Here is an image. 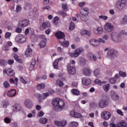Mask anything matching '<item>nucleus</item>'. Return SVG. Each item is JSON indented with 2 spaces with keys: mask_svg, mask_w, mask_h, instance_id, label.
<instances>
[{
  "mask_svg": "<svg viewBox=\"0 0 127 127\" xmlns=\"http://www.w3.org/2000/svg\"><path fill=\"white\" fill-rule=\"evenodd\" d=\"M52 104L56 112H62L65 109V102L61 98H56L53 99Z\"/></svg>",
  "mask_w": 127,
  "mask_h": 127,
  "instance_id": "nucleus-1",
  "label": "nucleus"
},
{
  "mask_svg": "<svg viewBox=\"0 0 127 127\" xmlns=\"http://www.w3.org/2000/svg\"><path fill=\"white\" fill-rule=\"evenodd\" d=\"M127 5V0H118L115 5V8L118 10H123Z\"/></svg>",
  "mask_w": 127,
  "mask_h": 127,
  "instance_id": "nucleus-2",
  "label": "nucleus"
},
{
  "mask_svg": "<svg viewBox=\"0 0 127 127\" xmlns=\"http://www.w3.org/2000/svg\"><path fill=\"white\" fill-rule=\"evenodd\" d=\"M87 58L90 61H97V59H101L102 57L100 55L97 57L94 53L89 52L87 54Z\"/></svg>",
  "mask_w": 127,
  "mask_h": 127,
  "instance_id": "nucleus-3",
  "label": "nucleus"
},
{
  "mask_svg": "<svg viewBox=\"0 0 127 127\" xmlns=\"http://www.w3.org/2000/svg\"><path fill=\"white\" fill-rule=\"evenodd\" d=\"M117 53H118V52L116 50L110 49L108 50L107 52V58H109L111 60H113V59H115V58L117 57Z\"/></svg>",
  "mask_w": 127,
  "mask_h": 127,
  "instance_id": "nucleus-4",
  "label": "nucleus"
},
{
  "mask_svg": "<svg viewBox=\"0 0 127 127\" xmlns=\"http://www.w3.org/2000/svg\"><path fill=\"white\" fill-rule=\"evenodd\" d=\"M98 106L101 109H104L109 106V102L106 99H102L98 102Z\"/></svg>",
  "mask_w": 127,
  "mask_h": 127,
  "instance_id": "nucleus-5",
  "label": "nucleus"
},
{
  "mask_svg": "<svg viewBox=\"0 0 127 127\" xmlns=\"http://www.w3.org/2000/svg\"><path fill=\"white\" fill-rule=\"evenodd\" d=\"M27 40V37L24 35L19 34L15 38L16 42H19L20 43H23V42H25Z\"/></svg>",
  "mask_w": 127,
  "mask_h": 127,
  "instance_id": "nucleus-6",
  "label": "nucleus"
},
{
  "mask_svg": "<svg viewBox=\"0 0 127 127\" xmlns=\"http://www.w3.org/2000/svg\"><path fill=\"white\" fill-rule=\"evenodd\" d=\"M101 119H103L105 121H109L112 117V114L110 112L103 111L101 113Z\"/></svg>",
  "mask_w": 127,
  "mask_h": 127,
  "instance_id": "nucleus-7",
  "label": "nucleus"
},
{
  "mask_svg": "<svg viewBox=\"0 0 127 127\" xmlns=\"http://www.w3.org/2000/svg\"><path fill=\"white\" fill-rule=\"evenodd\" d=\"M104 28L106 32H112L115 28V26L113 25V24L107 22L104 26Z\"/></svg>",
  "mask_w": 127,
  "mask_h": 127,
  "instance_id": "nucleus-8",
  "label": "nucleus"
},
{
  "mask_svg": "<svg viewBox=\"0 0 127 127\" xmlns=\"http://www.w3.org/2000/svg\"><path fill=\"white\" fill-rule=\"evenodd\" d=\"M54 124L55 126L58 127H65L67 126V121L65 120H63L61 121L55 120L54 121Z\"/></svg>",
  "mask_w": 127,
  "mask_h": 127,
  "instance_id": "nucleus-9",
  "label": "nucleus"
},
{
  "mask_svg": "<svg viewBox=\"0 0 127 127\" xmlns=\"http://www.w3.org/2000/svg\"><path fill=\"white\" fill-rule=\"evenodd\" d=\"M93 31L96 35H101L104 32V29L101 26H98L97 28H94Z\"/></svg>",
  "mask_w": 127,
  "mask_h": 127,
  "instance_id": "nucleus-10",
  "label": "nucleus"
},
{
  "mask_svg": "<svg viewBox=\"0 0 127 127\" xmlns=\"http://www.w3.org/2000/svg\"><path fill=\"white\" fill-rule=\"evenodd\" d=\"M3 74H7V75L8 76H10V77L14 76V75H15L14 70L11 68H9L7 70L6 69H3Z\"/></svg>",
  "mask_w": 127,
  "mask_h": 127,
  "instance_id": "nucleus-11",
  "label": "nucleus"
},
{
  "mask_svg": "<svg viewBox=\"0 0 127 127\" xmlns=\"http://www.w3.org/2000/svg\"><path fill=\"white\" fill-rule=\"evenodd\" d=\"M30 24L29 20L28 19H24L19 22L18 25L20 27H26Z\"/></svg>",
  "mask_w": 127,
  "mask_h": 127,
  "instance_id": "nucleus-12",
  "label": "nucleus"
},
{
  "mask_svg": "<svg viewBox=\"0 0 127 127\" xmlns=\"http://www.w3.org/2000/svg\"><path fill=\"white\" fill-rule=\"evenodd\" d=\"M67 72L70 75H75L76 74V67L74 66H71L68 64L67 66Z\"/></svg>",
  "mask_w": 127,
  "mask_h": 127,
  "instance_id": "nucleus-13",
  "label": "nucleus"
},
{
  "mask_svg": "<svg viewBox=\"0 0 127 127\" xmlns=\"http://www.w3.org/2000/svg\"><path fill=\"white\" fill-rule=\"evenodd\" d=\"M81 82L85 86H89L92 83V80L88 77H83L81 79Z\"/></svg>",
  "mask_w": 127,
  "mask_h": 127,
  "instance_id": "nucleus-14",
  "label": "nucleus"
},
{
  "mask_svg": "<svg viewBox=\"0 0 127 127\" xmlns=\"http://www.w3.org/2000/svg\"><path fill=\"white\" fill-rule=\"evenodd\" d=\"M24 106L28 109H31L33 106L32 101L30 99H26L24 101Z\"/></svg>",
  "mask_w": 127,
  "mask_h": 127,
  "instance_id": "nucleus-15",
  "label": "nucleus"
},
{
  "mask_svg": "<svg viewBox=\"0 0 127 127\" xmlns=\"http://www.w3.org/2000/svg\"><path fill=\"white\" fill-rule=\"evenodd\" d=\"M82 72L85 76H90L92 73V69L89 67H85L82 69Z\"/></svg>",
  "mask_w": 127,
  "mask_h": 127,
  "instance_id": "nucleus-16",
  "label": "nucleus"
},
{
  "mask_svg": "<svg viewBox=\"0 0 127 127\" xmlns=\"http://www.w3.org/2000/svg\"><path fill=\"white\" fill-rule=\"evenodd\" d=\"M55 36H56L58 39H64V38H65V34L61 31L57 32L55 34Z\"/></svg>",
  "mask_w": 127,
  "mask_h": 127,
  "instance_id": "nucleus-17",
  "label": "nucleus"
},
{
  "mask_svg": "<svg viewBox=\"0 0 127 127\" xmlns=\"http://www.w3.org/2000/svg\"><path fill=\"white\" fill-rule=\"evenodd\" d=\"M50 26V23L49 22H44L42 23L40 26V30L43 31L48 27Z\"/></svg>",
  "mask_w": 127,
  "mask_h": 127,
  "instance_id": "nucleus-18",
  "label": "nucleus"
},
{
  "mask_svg": "<svg viewBox=\"0 0 127 127\" xmlns=\"http://www.w3.org/2000/svg\"><path fill=\"white\" fill-rule=\"evenodd\" d=\"M80 34L82 36H85V35H87L89 37L91 36V32L90 31H88L87 29H83L80 31Z\"/></svg>",
  "mask_w": 127,
  "mask_h": 127,
  "instance_id": "nucleus-19",
  "label": "nucleus"
},
{
  "mask_svg": "<svg viewBox=\"0 0 127 127\" xmlns=\"http://www.w3.org/2000/svg\"><path fill=\"white\" fill-rule=\"evenodd\" d=\"M32 52H33L32 49L28 47L25 51V56L26 57H30L32 55Z\"/></svg>",
  "mask_w": 127,
  "mask_h": 127,
  "instance_id": "nucleus-20",
  "label": "nucleus"
},
{
  "mask_svg": "<svg viewBox=\"0 0 127 127\" xmlns=\"http://www.w3.org/2000/svg\"><path fill=\"white\" fill-rule=\"evenodd\" d=\"M71 117L72 118H82V115L80 113H78L74 111H71L70 113Z\"/></svg>",
  "mask_w": 127,
  "mask_h": 127,
  "instance_id": "nucleus-21",
  "label": "nucleus"
},
{
  "mask_svg": "<svg viewBox=\"0 0 127 127\" xmlns=\"http://www.w3.org/2000/svg\"><path fill=\"white\" fill-rule=\"evenodd\" d=\"M111 97L112 100H114V101H117L120 99V96H119L118 94L116 93L115 91L111 92Z\"/></svg>",
  "mask_w": 127,
  "mask_h": 127,
  "instance_id": "nucleus-22",
  "label": "nucleus"
},
{
  "mask_svg": "<svg viewBox=\"0 0 127 127\" xmlns=\"http://www.w3.org/2000/svg\"><path fill=\"white\" fill-rule=\"evenodd\" d=\"M83 52L84 48H83L82 47L78 48L76 49L74 51L75 55V56H76V57H78V56H79V55H80L82 53V52Z\"/></svg>",
  "mask_w": 127,
  "mask_h": 127,
  "instance_id": "nucleus-23",
  "label": "nucleus"
},
{
  "mask_svg": "<svg viewBox=\"0 0 127 127\" xmlns=\"http://www.w3.org/2000/svg\"><path fill=\"white\" fill-rule=\"evenodd\" d=\"M16 95V90L15 89H11L7 92L8 97H14Z\"/></svg>",
  "mask_w": 127,
  "mask_h": 127,
  "instance_id": "nucleus-24",
  "label": "nucleus"
},
{
  "mask_svg": "<svg viewBox=\"0 0 127 127\" xmlns=\"http://www.w3.org/2000/svg\"><path fill=\"white\" fill-rule=\"evenodd\" d=\"M80 12L81 15H88V14H89V8H84L81 9L80 10Z\"/></svg>",
  "mask_w": 127,
  "mask_h": 127,
  "instance_id": "nucleus-25",
  "label": "nucleus"
},
{
  "mask_svg": "<svg viewBox=\"0 0 127 127\" xmlns=\"http://www.w3.org/2000/svg\"><path fill=\"white\" fill-rule=\"evenodd\" d=\"M13 110L14 112H19L22 110V107H21V105L19 104H15L13 107Z\"/></svg>",
  "mask_w": 127,
  "mask_h": 127,
  "instance_id": "nucleus-26",
  "label": "nucleus"
},
{
  "mask_svg": "<svg viewBox=\"0 0 127 127\" xmlns=\"http://www.w3.org/2000/svg\"><path fill=\"white\" fill-rule=\"evenodd\" d=\"M90 44L91 45H92V46H99V42L98 41V40H96L95 39H91L89 41Z\"/></svg>",
  "mask_w": 127,
  "mask_h": 127,
  "instance_id": "nucleus-27",
  "label": "nucleus"
},
{
  "mask_svg": "<svg viewBox=\"0 0 127 127\" xmlns=\"http://www.w3.org/2000/svg\"><path fill=\"white\" fill-rule=\"evenodd\" d=\"M94 83L99 86H102L103 84H107V81H101V80L99 79H96L94 80Z\"/></svg>",
  "mask_w": 127,
  "mask_h": 127,
  "instance_id": "nucleus-28",
  "label": "nucleus"
},
{
  "mask_svg": "<svg viewBox=\"0 0 127 127\" xmlns=\"http://www.w3.org/2000/svg\"><path fill=\"white\" fill-rule=\"evenodd\" d=\"M39 122L41 125H46L48 122V119L44 117H42L40 118Z\"/></svg>",
  "mask_w": 127,
  "mask_h": 127,
  "instance_id": "nucleus-29",
  "label": "nucleus"
},
{
  "mask_svg": "<svg viewBox=\"0 0 127 127\" xmlns=\"http://www.w3.org/2000/svg\"><path fill=\"white\" fill-rule=\"evenodd\" d=\"M117 127H127V122L125 121H121L118 123Z\"/></svg>",
  "mask_w": 127,
  "mask_h": 127,
  "instance_id": "nucleus-30",
  "label": "nucleus"
},
{
  "mask_svg": "<svg viewBox=\"0 0 127 127\" xmlns=\"http://www.w3.org/2000/svg\"><path fill=\"white\" fill-rule=\"evenodd\" d=\"M33 33L34 32V30L31 27L27 28L25 30V35H28V33Z\"/></svg>",
  "mask_w": 127,
  "mask_h": 127,
  "instance_id": "nucleus-31",
  "label": "nucleus"
},
{
  "mask_svg": "<svg viewBox=\"0 0 127 127\" xmlns=\"http://www.w3.org/2000/svg\"><path fill=\"white\" fill-rule=\"evenodd\" d=\"M79 123L78 122L72 121L68 124V127H77Z\"/></svg>",
  "mask_w": 127,
  "mask_h": 127,
  "instance_id": "nucleus-32",
  "label": "nucleus"
},
{
  "mask_svg": "<svg viewBox=\"0 0 127 127\" xmlns=\"http://www.w3.org/2000/svg\"><path fill=\"white\" fill-rule=\"evenodd\" d=\"M56 85L57 86H59L61 88H62L63 86H64V82L61 79H57L56 81Z\"/></svg>",
  "mask_w": 127,
  "mask_h": 127,
  "instance_id": "nucleus-33",
  "label": "nucleus"
},
{
  "mask_svg": "<svg viewBox=\"0 0 127 127\" xmlns=\"http://www.w3.org/2000/svg\"><path fill=\"white\" fill-rule=\"evenodd\" d=\"M36 117V111L33 110L31 113H29L27 115V118H35Z\"/></svg>",
  "mask_w": 127,
  "mask_h": 127,
  "instance_id": "nucleus-34",
  "label": "nucleus"
},
{
  "mask_svg": "<svg viewBox=\"0 0 127 127\" xmlns=\"http://www.w3.org/2000/svg\"><path fill=\"white\" fill-rule=\"evenodd\" d=\"M103 89L105 92H109L110 88H111V84H106L103 85Z\"/></svg>",
  "mask_w": 127,
  "mask_h": 127,
  "instance_id": "nucleus-35",
  "label": "nucleus"
},
{
  "mask_svg": "<svg viewBox=\"0 0 127 127\" xmlns=\"http://www.w3.org/2000/svg\"><path fill=\"white\" fill-rule=\"evenodd\" d=\"M13 57L15 60L18 63H23L22 60L19 59V56L18 55L15 54Z\"/></svg>",
  "mask_w": 127,
  "mask_h": 127,
  "instance_id": "nucleus-36",
  "label": "nucleus"
},
{
  "mask_svg": "<svg viewBox=\"0 0 127 127\" xmlns=\"http://www.w3.org/2000/svg\"><path fill=\"white\" fill-rule=\"evenodd\" d=\"M59 42L64 47H68L69 46V41H64V42L59 41Z\"/></svg>",
  "mask_w": 127,
  "mask_h": 127,
  "instance_id": "nucleus-37",
  "label": "nucleus"
},
{
  "mask_svg": "<svg viewBox=\"0 0 127 127\" xmlns=\"http://www.w3.org/2000/svg\"><path fill=\"white\" fill-rule=\"evenodd\" d=\"M111 39L115 41V40H116V39L117 38L119 35H118V34L117 33L113 32L111 34Z\"/></svg>",
  "mask_w": 127,
  "mask_h": 127,
  "instance_id": "nucleus-38",
  "label": "nucleus"
},
{
  "mask_svg": "<svg viewBox=\"0 0 127 127\" xmlns=\"http://www.w3.org/2000/svg\"><path fill=\"white\" fill-rule=\"evenodd\" d=\"M94 76L96 77V78H99L100 77V69L96 68L94 71Z\"/></svg>",
  "mask_w": 127,
  "mask_h": 127,
  "instance_id": "nucleus-39",
  "label": "nucleus"
},
{
  "mask_svg": "<svg viewBox=\"0 0 127 127\" xmlns=\"http://www.w3.org/2000/svg\"><path fill=\"white\" fill-rule=\"evenodd\" d=\"M44 88H45V84L44 83H40L37 86V89L38 90H41L42 89H44Z\"/></svg>",
  "mask_w": 127,
  "mask_h": 127,
  "instance_id": "nucleus-40",
  "label": "nucleus"
},
{
  "mask_svg": "<svg viewBox=\"0 0 127 127\" xmlns=\"http://www.w3.org/2000/svg\"><path fill=\"white\" fill-rule=\"evenodd\" d=\"M46 41H41L39 45L40 47V48H43L46 46Z\"/></svg>",
  "mask_w": 127,
  "mask_h": 127,
  "instance_id": "nucleus-41",
  "label": "nucleus"
},
{
  "mask_svg": "<svg viewBox=\"0 0 127 127\" xmlns=\"http://www.w3.org/2000/svg\"><path fill=\"white\" fill-rule=\"evenodd\" d=\"M35 61L33 60L31 62L30 67H29V69L30 70H34V66H35Z\"/></svg>",
  "mask_w": 127,
  "mask_h": 127,
  "instance_id": "nucleus-42",
  "label": "nucleus"
},
{
  "mask_svg": "<svg viewBox=\"0 0 127 127\" xmlns=\"http://www.w3.org/2000/svg\"><path fill=\"white\" fill-rule=\"evenodd\" d=\"M123 42V38H121V35L118 36L117 38L115 40L114 42H117V43H120V42Z\"/></svg>",
  "mask_w": 127,
  "mask_h": 127,
  "instance_id": "nucleus-43",
  "label": "nucleus"
},
{
  "mask_svg": "<svg viewBox=\"0 0 127 127\" xmlns=\"http://www.w3.org/2000/svg\"><path fill=\"white\" fill-rule=\"evenodd\" d=\"M71 93L76 96H79V95H80V91L77 89H72L71 90Z\"/></svg>",
  "mask_w": 127,
  "mask_h": 127,
  "instance_id": "nucleus-44",
  "label": "nucleus"
},
{
  "mask_svg": "<svg viewBox=\"0 0 127 127\" xmlns=\"http://www.w3.org/2000/svg\"><path fill=\"white\" fill-rule=\"evenodd\" d=\"M119 75L121 77H122V78H125V77H127V73L123 71H119Z\"/></svg>",
  "mask_w": 127,
  "mask_h": 127,
  "instance_id": "nucleus-45",
  "label": "nucleus"
},
{
  "mask_svg": "<svg viewBox=\"0 0 127 127\" xmlns=\"http://www.w3.org/2000/svg\"><path fill=\"white\" fill-rule=\"evenodd\" d=\"M1 105L3 108H6V107L8 106V102L6 101H2L1 103Z\"/></svg>",
  "mask_w": 127,
  "mask_h": 127,
  "instance_id": "nucleus-46",
  "label": "nucleus"
},
{
  "mask_svg": "<svg viewBox=\"0 0 127 127\" xmlns=\"http://www.w3.org/2000/svg\"><path fill=\"white\" fill-rule=\"evenodd\" d=\"M3 85L6 89H7L10 87V85L9 84V83L7 81H4L3 83Z\"/></svg>",
  "mask_w": 127,
  "mask_h": 127,
  "instance_id": "nucleus-47",
  "label": "nucleus"
},
{
  "mask_svg": "<svg viewBox=\"0 0 127 127\" xmlns=\"http://www.w3.org/2000/svg\"><path fill=\"white\" fill-rule=\"evenodd\" d=\"M39 38L40 39H42V41H47V40L46 39V37L44 35H40L39 36Z\"/></svg>",
  "mask_w": 127,
  "mask_h": 127,
  "instance_id": "nucleus-48",
  "label": "nucleus"
},
{
  "mask_svg": "<svg viewBox=\"0 0 127 127\" xmlns=\"http://www.w3.org/2000/svg\"><path fill=\"white\" fill-rule=\"evenodd\" d=\"M54 23L57 25L59 23V18L58 16L55 17L54 18Z\"/></svg>",
  "mask_w": 127,
  "mask_h": 127,
  "instance_id": "nucleus-49",
  "label": "nucleus"
},
{
  "mask_svg": "<svg viewBox=\"0 0 127 127\" xmlns=\"http://www.w3.org/2000/svg\"><path fill=\"white\" fill-rule=\"evenodd\" d=\"M117 82V79L115 77H112L109 79V82L111 84H115Z\"/></svg>",
  "mask_w": 127,
  "mask_h": 127,
  "instance_id": "nucleus-50",
  "label": "nucleus"
},
{
  "mask_svg": "<svg viewBox=\"0 0 127 127\" xmlns=\"http://www.w3.org/2000/svg\"><path fill=\"white\" fill-rule=\"evenodd\" d=\"M31 39L33 42H35L37 40V36L35 35H32L31 36Z\"/></svg>",
  "mask_w": 127,
  "mask_h": 127,
  "instance_id": "nucleus-51",
  "label": "nucleus"
},
{
  "mask_svg": "<svg viewBox=\"0 0 127 127\" xmlns=\"http://www.w3.org/2000/svg\"><path fill=\"white\" fill-rule=\"evenodd\" d=\"M122 24H125V23H127V15H125L123 16L122 19Z\"/></svg>",
  "mask_w": 127,
  "mask_h": 127,
  "instance_id": "nucleus-52",
  "label": "nucleus"
},
{
  "mask_svg": "<svg viewBox=\"0 0 127 127\" xmlns=\"http://www.w3.org/2000/svg\"><path fill=\"white\" fill-rule=\"evenodd\" d=\"M44 115H45L44 112H43V111H40L38 112L37 117L38 118H40V117H43Z\"/></svg>",
  "mask_w": 127,
  "mask_h": 127,
  "instance_id": "nucleus-53",
  "label": "nucleus"
},
{
  "mask_svg": "<svg viewBox=\"0 0 127 127\" xmlns=\"http://www.w3.org/2000/svg\"><path fill=\"white\" fill-rule=\"evenodd\" d=\"M49 96H52V95H54V94H55V90H53V89H51L49 90L47 92Z\"/></svg>",
  "mask_w": 127,
  "mask_h": 127,
  "instance_id": "nucleus-54",
  "label": "nucleus"
},
{
  "mask_svg": "<svg viewBox=\"0 0 127 127\" xmlns=\"http://www.w3.org/2000/svg\"><path fill=\"white\" fill-rule=\"evenodd\" d=\"M53 66L55 69H57L59 67L58 65V62H57V60H55L53 63Z\"/></svg>",
  "mask_w": 127,
  "mask_h": 127,
  "instance_id": "nucleus-55",
  "label": "nucleus"
},
{
  "mask_svg": "<svg viewBox=\"0 0 127 127\" xmlns=\"http://www.w3.org/2000/svg\"><path fill=\"white\" fill-rule=\"evenodd\" d=\"M99 19H103V20H107L108 19V16L106 15H100L99 16Z\"/></svg>",
  "mask_w": 127,
  "mask_h": 127,
  "instance_id": "nucleus-56",
  "label": "nucleus"
},
{
  "mask_svg": "<svg viewBox=\"0 0 127 127\" xmlns=\"http://www.w3.org/2000/svg\"><path fill=\"white\" fill-rule=\"evenodd\" d=\"M74 28H75V24H74V23L71 22L70 23V26L69 27V30H73Z\"/></svg>",
  "mask_w": 127,
  "mask_h": 127,
  "instance_id": "nucleus-57",
  "label": "nucleus"
},
{
  "mask_svg": "<svg viewBox=\"0 0 127 127\" xmlns=\"http://www.w3.org/2000/svg\"><path fill=\"white\" fill-rule=\"evenodd\" d=\"M47 97H49V95L48 94V92L43 93L42 95V99H43V100H44V99H46Z\"/></svg>",
  "mask_w": 127,
  "mask_h": 127,
  "instance_id": "nucleus-58",
  "label": "nucleus"
},
{
  "mask_svg": "<svg viewBox=\"0 0 127 127\" xmlns=\"http://www.w3.org/2000/svg\"><path fill=\"white\" fill-rule=\"evenodd\" d=\"M10 36H11V33L9 32H6L5 34V38H10Z\"/></svg>",
  "mask_w": 127,
  "mask_h": 127,
  "instance_id": "nucleus-59",
  "label": "nucleus"
},
{
  "mask_svg": "<svg viewBox=\"0 0 127 127\" xmlns=\"http://www.w3.org/2000/svg\"><path fill=\"white\" fill-rule=\"evenodd\" d=\"M79 62L82 64H85L86 63V59L83 57L79 58Z\"/></svg>",
  "mask_w": 127,
  "mask_h": 127,
  "instance_id": "nucleus-60",
  "label": "nucleus"
},
{
  "mask_svg": "<svg viewBox=\"0 0 127 127\" xmlns=\"http://www.w3.org/2000/svg\"><path fill=\"white\" fill-rule=\"evenodd\" d=\"M98 43L100 45V43H103L105 44L106 43V41H105V40H104V39L103 38H99L97 40Z\"/></svg>",
  "mask_w": 127,
  "mask_h": 127,
  "instance_id": "nucleus-61",
  "label": "nucleus"
},
{
  "mask_svg": "<svg viewBox=\"0 0 127 127\" xmlns=\"http://www.w3.org/2000/svg\"><path fill=\"white\" fill-rule=\"evenodd\" d=\"M4 122L5 123V124H9V123H10V122H11V119L6 117L4 118Z\"/></svg>",
  "mask_w": 127,
  "mask_h": 127,
  "instance_id": "nucleus-62",
  "label": "nucleus"
},
{
  "mask_svg": "<svg viewBox=\"0 0 127 127\" xmlns=\"http://www.w3.org/2000/svg\"><path fill=\"white\" fill-rule=\"evenodd\" d=\"M81 19L82 20V21H86V20L88 19V18L87 17V15H83L81 16Z\"/></svg>",
  "mask_w": 127,
  "mask_h": 127,
  "instance_id": "nucleus-63",
  "label": "nucleus"
},
{
  "mask_svg": "<svg viewBox=\"0 0 127 127\" xmlns=\"http://www.w3.org/2000/svg\"><path fill=\"white\" fill-rule=\"evenodd\" d=\"M84 5H86V2H80L78 3V6H80V7H83Z\"/></svg>",
  "mask_w": 127,
  "mask_h": 127,
  "instance_id": "nucleus-64",
  "label": "nucleus"
}]
</instances>
